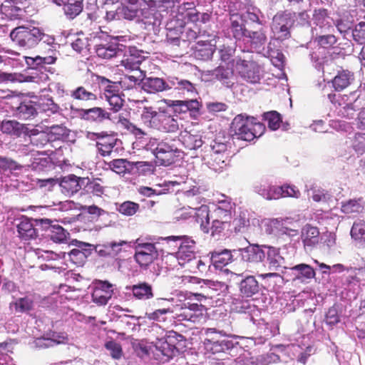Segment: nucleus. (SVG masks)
I'll use <instances>...</instances> for the list:
<instances>
[{"mask_svg":"<svg viewBox=\"0 0 365 365\" xmlns=\"http://www.w3.org/2000/svg\"><path fill=\"white\" fill-rule=\"evenodd\" d=\"M191 296H185L183 299L180 298H156L154 304L157 306L170 303L175 311V318L179 321H187L193 323L199 322L203 318L205 307L201 304L192 302Z\"/></svg>","mask_w":365,"mask_h":365,"instance_id":"1","label":"nucleus"},{"mask_svg":"<svg viewBox=\"0 0 365 365\" xmlns=\"http://www.w3.org/2000/svg\"><path fill=\"white\" fill-rule=\"evenodd\" d=\"M185 336L175 331H168L164 337L156 339L151 347L154 358L162 363L169 361L185 346Z\"/></svg>","mask_w":365,"mask_h":365,"instance_id":"2","label":"nucleus"},{"mask_svg":"<svg viewBox=\"0 0 365 365\" xmlns=\"http://www.w3.org/2000/svg\"><path fill=\"white\" fill-rule=\"evenodd\" d=\"M230 129L232 135L237 139L251 141L263 134L265 126L263 123L254 122V118L250 119L238 115L233 119Z\"/></svg>","mask_w":365,"mask_h":365,"instance_id":"3","label":"nucleus"},{"mask_svg":"<svg viewBox=\"0 0 365 365\" xmlns=\"http://www.w3.org/2000/svg\"><path fill=\"white\" fill-rule=\"evenodd\" d=\"M161 239L168 243L176 242V246L178 247V251L168 253L166 257L170 259H175L179 265L184 266L186 263L196 259V242L192 237L187 235H172Z\"/></svg>","mask_w":365,"mask_h":365,"instance_id":"4","label":"nucleus"},{"mask_svg":"<svg viewBox=\"0 0 365 365\" xmlns=\"http://www.w3.org/2000/svg\"><path fill=\"white\" fill-rule=\"evenodd\" d=\"M189 282L197 286L198 290L196 293L187 294V296H193L199 302L205 299H212L221 292L227 289V286L223 282L210 279H202L196 277H190Z\"/></svg>","mask_w":365,"mask_h":365,"instance_id":"5","label":"nucleus"},{"mask_svg":"<svg viewBox=\"0 0 365 365\" xmlns=\"http://www.w3.org/2000/svg\"><path fill=\"white\" fill-rule=\"evenodd\" d=\"M206 333L209 337L204 341L205 349L214 354L232 351L239 345L232 336L217 333L215 329H208Z\"/></svg>","mask_w":365,"mask_h":365,"instance_id":"6","label":"nucleus"},{"mask_svg":"<svg viewBox=\"0 0 365 365\" xmlns=\"http://www.w3.org/2000/svg\"><path fill=\"white\" fill-rule=\"evenodd\" d=\"M296 18V13L289 11L278 12L274 16L271 29L277 39L283 41L290 37V29Z\"/></svg>","mask_w":365,"mask_h":365,"instance_id":"7","label":"nucleus"},{"mask_svg":"<svg viewBox=\"0 0 365 365\" xmlns=\"http://www.w3.org/2000/svg\"><path fill=\"white\" fill-rule=\"evenodd\" d=\"M40 29L35 26H18L10 33L11 39L24 48H31L39 43Z\"/></svg>","mask_w":365,"mask_h":365,"instance_id":"8","label":"nucleus"},{"mask_svg":"<svg viewBox=\"0 0 365 365\" xmlns=\"http://www.w3.org/2000/svg\"><path fill=\"white\" fill-rule=\"evenodd\" d=\"M156 243L145 242L143 238H138L135 242V255L136 262L141 267H146L159 256V249Z\"/></svg>","mask_w":365,"mask_h":365,"instance_id":"9","label":"nucleus"},{"mask_svg":"<svg viewBox=\"0 0 365 365\" xmlns=\"http://www.w3.org/2000/svg\"><path fill=\"white\" fill-rule=\"evenodd\" d=\"M175 139L165 138L161 140L159 145L156 147L154 155L155 163L158 165L169 166L175 163L176 158L179 157L180 150L176 145Z\"/></svg>","mask_w":365,"mask_h":365,"instance_id":"10","label":"nucleus"},{"mask_svg":"<svg viewBox=\"0 0 365 365\" xmlns=\"http://www.w3.org/2000/svg\"><path fill=\"white\" fill-rule=\"evenodd\" d=\"M230 280L237 284L240 294L243 297H252L260 290L259 284L253 275L247 272H230Z\"/></svg>","mask_w":365,"mask_h":365,"instance_id":"11","label":"nucleus"},{"mask_svg":"<svg viewBox=\"0 0 365 365\" xmlns=\"http://www.w3.org/2000/svg\"><path fill=\"white\" fill-rule=\"evenodd\" d=\"M252 190L267 200H274L281 198L282 189L272 184L270 178L262 177L255 180L252 185Z\"/></svg>","mask_w":365,"mask_h":365,"instance_id":"12","label":"nucleus"},{"mask_svg":"<svg viewBox=\"0 0 365 365\" xmlns=\"http://www.w3.org/2000/svg\"><path fill=\"white\" fill-rule=\"evenodd\" d=\"M124 38V36H108V38L95 46L96 52L98 57L110 59L118 53L123 51V45L119 42Z\"/></svg>","mask_w":365,"mask_h":365,"instance_id":"13","label":"nucleus"},{"mask_svg":"<svg viewBox=\"0 0 365 365\" xmlns=\"http://www.w3.org/2000/svg\"><path fill=\"white\" fill-rule=\"evenodd\" d=\"M236 68L243 80L252 84L259 83L262 76L261 67L254 61L240 60Z\"/></svg>","mask_w":365,"mask_h":365,"instance_id":"14","label":"nucleus"},{"mask_svg":"<svg viewBox=\"0 0 365 365\" xmlns=\"http://www.w3.org/2000/svg\"><path fill=\"white\" fill-rule=\"evenodd\" d=\"M250 43V48L253 52L262 54L263 56H269V50L267 45L266 31L260 28L257 31H249L245 38Z\"/></svg>","mask_w":365,"mask_h":365,"instance_id":"15","label":"nucleus"},{"mask_svg":"<svg viewBox=\"0 0 365 365\" xmlns=\"http://www.w3.org/2000/svg\"><path fill=\"white\" fill-rule=\"evenodd\" d=\"M311 34L316 32H332L334 30V19L329 16L325 9H315L313 14Z\"/></svg>","mask_w":365,"mask_h":365,"instance_id":"16","label":"nucleus"},{"mask_svg":"<svg viewBox=\"0 0 365 365\" xmlns=\"http://www.w3.org/2000/svg\"><path fill=\"white\" fill-rule=\"evenodd\" d=\"M71 110L73 114H76L81 119L91 123H101L104 122L105 120L110 119V113L100 107L84 109L76 108L71 106Z\"/></svg>","mask_w":365,"mask_h":365,"instance_id":"17","label":"nucleus"},{"mask_svg":"<svg viewBox=\"0 0 365 365\" xmlns=\"http://www.w3.org/2000/svg\"><path fill=\"white\" fill-rule=\"evenodd\" d=\"M170 90L173 89L180 97L193 98L197 95L195 85L188 80L175 76H168Z\"/></svg>","mask_w":365,"mask_h":365,"instance_id":"18","label":"nucleus"},{"mask_svg":"<svg viewBox=\"0 0 365 365\" xmlns=\"http://www.w3.org/2000/svg\"><path fill=\"white\" fill-rule=\"evenodd\" d=\"M235 253L246 262L259 263L265 259L264 245H250L245 248L235 249Z\"/></svg>","mask_w":365,"mask_h":365,"instance_id":"19","label":"nucleus"},{"mask_svg":"<svg viewBox=\"0 0 365 365\" xmlns=\"http://www.w3.org/2000/svg\"><path fill=\"white\" fill-rule=\"evenodd\" d=\"M287 248V246L282 248H277L264 245L265 257H267L270 269L277 270L279 267H284L286 259L291 257V256H289V252L287 255L284 253Z\"/></svg>","mask_w":365,"mask_h":365,"instance_id":"20","label":"nucleus"},{"mask_svg":"<svg viewBox=\"0 0 365 365\" xmlns=\"http://www.w3.org/2000/svg\"><path fill=\"white\" fill-rule=\"evenodd\" d=\"M113 285L107 281H98L95 283L93 292V302L100 306L106 305L113 294Z\"/></svg>","mask_w":365,"mask_h":365,"instance_id":"21","label":"nucleus"},{"mask_svg":"<svg viewBox=\"0 0 365 365\" xmlns=\"http://www.w3.org/2000/svg\"><path fill=\"white\" fill-rule=\"evenodd\" d=\"M76 248L71 250L68 253L69 260L77 266H81L84 264L88 257H89L93 250V245L76 241Z\"/></svg>","mask_w":365,"mask_h":365,"instance_id":"22","label":"nucleus"},{"mask_svg":"<svg viewBox=\"0 0 365 365\" xmlns=\"http://www.w3.org/2000/svg\"><path fill=\"white\" fill-rule=\"evenodd\" d=\"M41 225L43 228L49 232V238L54 242L61 243L67 240L69 233L61 225L49 219H41Z\"/></svg>","mask_w":365,"mask_h":365,"instance_id":"23","label":"nucleus"},{"mask_svg":"<svg viewBox=\"0 0 365 365\" xmlns=\"http://www.w3.org/2000/svg\"><path fill=\"white\" fill-rule=\"evenodd\" d=\"M142 89L148 93H156L159 92L170 91L168 77L163 79L158 77L144 78L141 81Z\"/></svg>","mask_w":365,"mask_h":365,"instance_id":"24","label":"nucleus"},{"mask_svg":"<svg viewBox=\"0 0 365 365\" xmlns=\"http://www.w3.org/2000/svg\"><path fill=\"white\" fill-rule=\"evenodd\" d=\"M249 31L245 28L242 19L238 15L230 17V25L227 28L225 35L232 37L236 41H245Z\"/></svg>","mask_w":365,"mask_h":365,"instance_id":"25","label":"nucleus"},{"mask_svg":"<svg viewBox=\"0 0 365 365\" xmlns=\"http://www.w3.org/2000/svg\"><path fill=\"white\" fill-rule=\"evenodd\" d=\"M13 115L21 119L28 120L34 118L37 114L36 104L32 101H24L11 106Z\"/></svg>","mask_w":365,"mask_h":365,"instance_id":"26","label":"nucleus"},{"mask_svg":"<svg viewBox=\"0 0 365 365\" xmlns=\"http://www.w3.org/2000/svg\"><path fill=\"white\" fill-rule=\"evenodd\" d=\"M164 110L151 106H145L140 114L143 123L148 128L157 129Z\"/></svg>","mask_w":365,"mask_h":365,"instance_id":"27","label":"nucleus"},{"mask_svg":"<svg viewBox=\"0 0 365 365\" xmlns=\"http://www.w3.org/2000/svg\"><path fill=\"white\" fill-rule=\"evenodd\" d=\"M172 106L176 113H186L189 112L191 116L195 117L199 114L200 104L196 99L186 98V100L173 101Z\"/></svg>","mask_w":365,"mask_h":365,"instance_id":"28","label":"nucleus"},{"mask_svg":"<svg viewBox=\"0 0 365 365\" xmlns=\"http://www.w3.org/2000/svg\"><path fill=\"white\" fill-rule=\"evenodd\" d=\"M237 257V254L235 253V250L225 249L220 252L215 251L212 252L210 262L215 268L222 269L233 262Z\"/></svg>","mask_w":365,"mask_h":365,"instance_id":"29","label":"nucleus"},{"mask_svg":"<svg viewBox=\"0 0 365 365\" xmlns=\"http://www.w3.org/2000/svg\"><path fill=\"white\" fill-rule=\"evenodd\" d=\"M144 60V56L135 48H130L128 53H125L121 65L128 71H140V66Z\"/></svg>","mask_w":365,"mask_h":365,"instance_id":"30","label":"nucleus"},{"mask_svg":"<svg viewBox=\"0 0 365 365\" xmlns=\"http://www.w3.org/2000/svg\"><path fill=\"white\" fill-rule=\"evenodd\" d=\"M83 179L74 175L65 176L59 184L61 192L68 196L74 195L84 185V183H81Z\"/></svg>","mask_w":365,"mask_h":365,"instance_id":"31","label":"nucleus"},{"mask_svg":"<svg viewBox=\"0 0 365 365\" xmlns=\"http://www.w3.org/2000/svg\"><path fill=\"white\" fill-rule=\"evenodd\" d=\"M48 55L46 56L26 57V62L29 66L36 68L54 63L57 59V51L55 48H48Z\"/></svg>","mask_w":365,"mask_h":365,"instance_id":"32","label":"nucleus"},{"mask_svg":"<svg viewBox=\"0 0 365 365\" xmlns=\"http://www.w3.org/2000/svg\"><path fill=\"white\" fill-rule=\"evenodd\" d=\"M178 140L182 143L185 149L190 150H197L203 144L200 134H192L186 130L180 133Z\"/></svg>","mask_w":365,"mask_h":365,"instance_id":"33","label":"nucleus"},{"mask_svg":"<svg viewBox=\"0 0 365 365\" xmlns=\"http://www.w3.org/2000/svg\"><path fill=\"white\" fill-rule=\"evenodd\" d=\"M117 123L135 136L136 138V142L135 143L136 146H138L139 143H142L143 140L146 139L148 133L143 129L137 127V125L131 123L128 119L119 116Z\"/></svg>","mask_w":365,"mask_h":365,"instance_id":"34","label":"nucleus"},{"mask_svg":"<svg viewBox=\"0 0 365 365\" xmlns=\"http://www.w3.org/2000/svg\"><path fill=\"white\" fill-rule=\"evenodd\" d=\"M302 239L304 246L312 250L319 242V232L316 227L309 225H305L302 231Z\"/></svg>","mask_w":365,"mask_h":365,"instance_id":"35","label":"nucleus"},{"mask_svg":"<svg viewBox=\"0 0 365 365\" xmlns=\"http://www.w3.org/2000/svg\"><path fill=\"white\" fill-rule=\"evenodd\" d=\"M364 201L361 197L351 199L341 203V212L350 217H356L364 211Z\"/></svg>","mask_w":365,"mask_h":365,"instance_id":"36","label":"nucleus"},{"mask_svg":"<svg viewBox=\"0 0 365 365\" xmlns=\"http://www.w3.org/2000/svg\"><path fill=\"white\" fill-rule=\"evenodd\" d=\"M212 76L227 88L232 87L234 84L232 65H227L226 66H219L212 71Z\"/></svg>","mask_w":365,"mask_h":365,"instance_id":"37","label":"nucleus"},{"mask_svg":"<svg viewBox=\"0 0 365 365\" xmlns=\"http://www.w3.org/2000/svg\"><path fill=\"white\" fill-rule=\"evenodd\" d=\"M291 274L293 276V280H298L304 282L307 279L314 277L315 272L314 269L307 264H299L290 268Z\"/></svg>","mask_w":365,"mask_h":365,"instance_id":"38","label":"nucleus"},{"mask_svg":"<svg viewBox=\"0 0 365 365\" xmlns=\"http://www.w3.org/2000/svg\"><path fill=\"white\" fill-rule=\"evenodd\" d=\"M193 216L196 222L200 224V230L206 234L210 232L209 207L206 205H202L199 207H193Z\"/></svg>","mask_w":365,"mask_h":365,"instance_id":"39","label":"nucleus"},{"mask_svg":"<svg viewBox=\"0 0 365 365\" xmlns=\"http://www.w3.org/2000/svg\"><path fill=\"white\" fill-rule=\"evenodd\" d=\"M126 289L130 290L134 297L140 300L150 299L154 296L152 286L147 282H140L133 286H128Z\"/></svg>","mask_w":365,"mask_h":365,"instance_id":"40","label":"nucleus"},{"mask_svg":"<svg viewBox=\"0 0 365 365\" xmlns=\"http://www.w3.org/2000/svg\"><path fill=\"white\" fill-rule=\"evenodd\" d=\"M153 304L155 306L154 303ZM156 307L158 306L156 305ZM160 307H163V308L157 309L152 312H146V317L149 320L165 322L168 319V314H174L175 315V308L170 303H165V305H161Z\"/></svg>","mask_w":365,"mask_h":365,"instance_id":"41","label":"nucleus"},{"mask_svg":"<svg viewBox=\"0 0 365 365\" xmlns=\"http://www.w3.org/2000/svg\"><path fill=\"white\" fill-rule=\"evenodd\" d=\"M22 168V165L11 158L0 157V176L2 181H4V177L8 178L10 174L16 175L17 171H20Z\"/></svg>","mask_w":365,"mask_h":365,"instance_id":"42","label":"nucleus"},{"mask_svg":"<svg viewBox=\"0 0 365 365\" xmlns=\"http://www.w3.org/2000/svg\"><path fill=\"white\" fill-rule=\"evenodd\" d=\"M354 80V74L348 70L339 71L332 80L335 91H341L347 88Z\"/></svg>","mask_w":365,"mask_h":365,"instance_id":"43","label":"nucleus"},{"mask_svg":"<svg viewBox=\"0 0 365 365\" xmlns=\"http://www.w3.org/2000/svg\"><path fill=\"white\" fill-rule=\"evenodd\" d=\"M334 26L344 39L350 41V35L354 26L352 16H344L334 21Z\"/></svg>","mask_w":365,"mask_h":365,"instance_id":"44","label":"nucleus"},{"mask_svg":"<svg viewBox=\"0 0 365 365\" xmlns=\"http://www.w3.org/2000/svg\"><path fill=\"white\" fill-rule=\"evenodd\" d=\"M178 129V119L165 111L156 130L165 133H174Z\"/></svg>","mask_w":365,"mask_h":365,"instance_id":"45","label":"nucleus"},{"mask_svg":"<svg viewBox=\"0 0 365 365\" xmlns=\"http://www.w3.org/2000/svg\"><path fill=\"white\" fill-rule=\"evenodd\" d=\"M180 195H182V198L185 202L192 207L200 204L202 200L201 189L196 185H192L189 189L182 190Z\"/></svg>","mask_w":365,"mask_h":365,"instance_id":"46","label":"nucleus"},{"mask_svg":"<svg viewBox=\"0 0 365 365\" xmlns=\"http://www.w3.org/2000/svg\"><path fill=\"white\" fill-rule=\"evenodd\" d=\"M331 32H316L311 34V39L322 48H330L337 41L336 37Z\"/></svg>","mask_w":365,"mask_h":365,"instance_id":"47","label":"nucleus"},{"mask_svg":"<svg viewBox=\"0 0 365 365\" xmlns=\"http://www.w3.org/2000/svg\"><path fill=\"white\" fill-rule=\"evenodd\" d=\"M30 138L31 143L38 148L53 147L48 132L38 131L34 129L31 130Z\"/></svg>","mask_w":365,"mask_h":365,"instance_id":"48","label":"nucleus"},{"mask_svg":"<svg viewBox=\"0 0 365 365\" xmlns=\"http://www.w3.org/2000/svg\"><path fill=\"white\" fill-rule=\"evenodd\" d=\"M61 6H63V11L66 17L73 19L83 10V0H66Z\"/></svg>","mask_w":365,"mask_h":365,"instance_id":"49","label":"nucleus"},{"mask_svg":"<svg viewBox=\"0 0 365 365\" xmlns=\"http://www.w3.org/2000/svg\"><path fill=\"white\" fill-rule=\"evenodd\" d=\"M1 130L4 133L19 137L24 133V125L16 120H4L1 122Z\"/></svg>","mask_w":365,"mask_h":365,"instance_id":"50","label":"nucleus"},{"mask_svg":"<svg viewBox=\"0 0 365 365\" xmlns=\"http://www.w3.org/2000/svg\"><path fill=\"white\" fill-rule=\"evenodd\" d=\"M178 183L174 181H168L165 182L163 184H158L157 186L158 187H162L161 190H158L156 188H152L149 187L142 186L139 187V192L146 197H151L154 195H162L169 192L170 187H173Z\"/></svg>","mask_w":365,"mask_h":365,"instance_id":"51","label":"nucleus"},{"mask_svg":"<svg viewBox=\"0 0 365 365\" xmlns=\"http://www.w3.org/2000/svg\"><path fill=\"white\" fill-rule=\"evenodd\" d=\"M17 230L21 238L25 240L34 239L36 237V229L31 222L25 218L17 226Z\"/></svg>","mask_w":365,"mask_h":365,"instance_id":"52","label":"nucleus"},{"mask_svg":"<svg viewBox=\"0 0 365 365\" xmlns=\"http://www.w3.org/2000/svg\"><path fill=\"white\" fill-rule=\"evenodd\" d=\"M232 205L230 202H220L214 211L215 219H220L224 223H230L232 219Z\"/></svg>","mask_w":365,"mask_h":365,"instance_id":"53","label":"nucleus"},{"mask_svg":"<svg viewBox=\"0 0 365 365\" xmlns=\"http://www.w3.org/2000/svg\"><path fill=\"white\" fill-rule=\"evenodd\" d=\"M37 106L38 109L47 115L56 114L60 111L59 106L53 101L51 97L41 98Z\"/></svg>","mask_w":365,"mask_h":365,"instance_id":"54","label":"nucleus"},{"mask_svg":"<svg viewBox=\"0 0 365 365\" xmlns=\"http://www.w3.org/2000/svg\"><path fill=\"white\" fill-rule=\"evenodd\" d=\"M351 236L357 243L365 245V222L358 220L354 222L351 229Z\"/></svg>","mask_w":365,"mask_h":365,"instance_id":"55","label":"nucleus"},{"mask_svg":"<svg viewBox=\"0 0 365 365\" xmlns=\"http://www.w3.org/2000/svg\"><path fill=\"white\" fill-rule=\"evenodd\" d=\"M66 339V337L63 335H58L55 336V334H53V338H46V337H41L37 338L34 341L35 346L38 348H48L51 346H53L56 344L62 343L64 341V340Z\"/></svg>","mask_w":365,"mask_h":365,"instance_id":"56","label":"nucleus"},{"mask_svg":"<svg viewBox=\"0 0 365 365\" xmlns=\"http://www.w3.org/2000/svg\"><path fill=\"white\" fill-rule=\"evenodd\" d=\"M81 183H84L87 192L93 195L101 197L105 191V187L101 185L100 179L90 180L88 178L81 180Z\"/></svg>","mask_w":365,"mask_h":365,"instance_id":"57","label":"nucleus"},{"mask_svg":"<svg viewBox=\"0 0 365 365\" xmlns=\"http://www.w3.org/2000/svg\"><path fill=\"white\" fill-rule=\"evenodd\" d=\"M258 329L264 337L269 338L279 334V324L277 322H264L259 324Z\"/></svg>","mask_w":365,"mask_h":365,"instance_id":"58","label":"nucleus"},{"mask_svg":"<svg viewBox=\"0 0 365 365\" xmlns=\"http://www.w3.org/2000/svg\"><path fill=\"white\" fill-rule=\"evenodd\" d=\"M122 12L125 19L133 20L135 18L140 19L141 18L149 19V17L145 15L143 9L139 8L138 6H125L122 9Z\"/></svg>","mask_w":365,"mask_h":365,"instance_id":"59","label":"nucleus"},{"mask_svg":"<svg viewBox=\"0 0 365 365\" xmlns=\"http://www.w3.org/2000/svg\"><path fill=\"white\" fill-rule=\"evenodd\" d=\"M235 309L239 313L247 314L251 317V319L258 312L257 307L247 300H240L236 302Z\"/></svg>","mask_w":365,"mask_h":365,"instance_id":"60","label":"nucleus"},{"mask_svg":"<svg viewBox=\"0 0 365 365\" xmlns=\"http://www.w3.org/2000/svg\"><path fill=\"white\" fill-rule=\"evenodd\" d=\"M227 156L220 155H210V159L206 163L215 172H221L227 166Z\"/></svg>","mask_w":365,"mask_h":365,"instance_id":"61","label":"nucleus"},{"mask_svg":"<svg viewBox=\"0 0 365 365\" xmlns=\"http://www.w3.org/2000/svg\"><path fill=\"white\" fill-rule=\"evenodd\" d=\"M353 40L358 44H363L365 43V22L361 21L354 24L351 34L350 35V41Z\"/></svg>","mask_w":365,"mask_h":365,"instance_id":"62","label":"nucleus"},{"mask_svg":"<svg viewBox=\"0 0 365 365\" xmlns=\"http://www.w3.org/2000/svg\"><path fill=\"white\" fill-rule=\"evenodd\" d=\"M182 29L181 26L177 27L173 26L172 21L168 23L166 26L168 41L173 44H178L180 35L182 34Z\"/></svg>","mask_w":365,"mask_h":365,"instance_id":"63","label":"nucleus"},{"mask_svg":"<svg viewBox=\"0 0 365 365\" xmlns=\"http://www.w3.org/2000/svg\"><path fill=\"white\" fill-rule=\"evenodd\" d=\"M263 119L267 122L268 127L272 130H277L282 122L280 114L274 110L264 113Z\"/></svg>","mask_w":365,"mask_h":365,"instance_id":"64","label":"nucleus"}]
</instances>
